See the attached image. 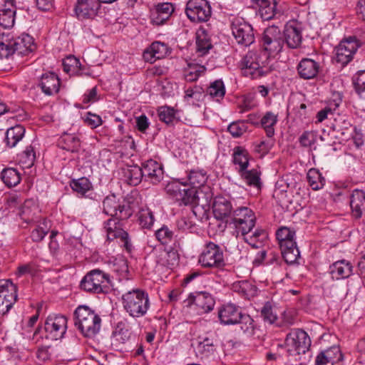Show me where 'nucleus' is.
<instances>
[{"mask_svg": "<svg viewBox=\"0 0 365 365\" xmlns=\"http://www.w3.org/2000/svg\"><path fill=\"white\" fill-rule=\"evenodd\" d=\"M34 48V39L27 34H22L18 36L10 34H3L0 36L1 58H7L14 54L26 56Z\"/></svg>", "mask_w": 365, "mask_h": 365, "instance_id": "nucleus-1", "label": "nucleus"}, {"mask_svg": "<svg viewBox=\"0 0 365 365\" xmlns=\"http://www.w3.org/2000/svg\"><path fill=\"white\" fill-rule=\"evenodd\" d=\"M121 299L124 309L133 318L145 316L150 307L148 294L141 289L128 291Z\"/></svg>", "mask_w": 365, "mask_h": 365, "instance_id": "nucleus-2", "label": "nucleus"}, {"mask_svg": "<svg viewBox=\"0 0 365 365\" xmlns=\"http://www.w3.org/2000/svg\"><path fill=\"white\" fill-rule=\"evenodd\" d=\"M75 326L86 337L95 336L100 331L101 319L86 305H79L74 312Z\"/></svg>", "mask_w": 365, "mask_h": 365, "instance_id": "nucleus-3", "label": "nucleus"}, {"mask_svg": "<svg viewBox=\"0 0 365 365\" xmlns=\"http://www.w3.org/2000/svg\"><path fill=\"white\" fill-rule=\"evenodd\" d=\"M218 318L222 324H240L244 332H251L254 329V320L247 314L242 313L240 307L232 303L222 305L218 310Z\"/></svg>", "mask_w": 365, "mask_h": 365, "instance_id": "nucleus-4", "label": "nucleus"}, {"mask_svg": "<svg viewBox=\"0 0 365 365\" xmlns=\"http://www.w3.org/2000/svg\"><path fill=\"white\" fill-rule=\"evenodd\" d=\"M168 197L179 205H192L200 204L202 190L190 188L187 185L178 181L170 182L165 187Z\"/></svg>", "mask_w": 365, "mask_h": 365, "instance_id": "nucleus-5", "label": "nucleus"}, {"mask_svg": "<svg viewBox=\"0 0 365 365\" xmlns=\"http://www.w3.org/2000/svg\"><path fill=\"white\" fill-rule=\"evenodd\" d=\"M268 58L261 52L250 51L242 58L240 67L242 74L252 79L260 78L265 75L264 68L267 64Z\"/></svg>", "mask_w": 365, "mask_h": 365, "instance_id": "nucleus-6", "label": "nucleus"}, {"mask_svg": "<svg viewBox=\"0 0 365 365\" xmlns=\"http://www.w3.org/2000/svg\"><path fill=\"white\" fill-rule=\"evenodd\" d=\"M284 39L279 27L269 26L264 31L261 38V53L264 58H269L278 54L282 49Z\"/></svg>", "mask_w": 365, "mask_h": 365, "instance_id": "nucleus-7", "label": "nucleus"}, {"mask_svg": "<svg viewBox=\"0 0 365 365\" xmlns=\"http://www.w3.org/2000/svg\"><path fill=\"white\" fill-rule=\"evenodd\" d=\"M198 262L205 268L222 269L226 264L222 249L212 242L205 244Z\"/></svg>", "mask_w": 365, "mask_h": 365, "instance_id": "nucleus-8", "label": "nucleus"}, {"mask_svg": "<svg viewBox=\"0 0 365 365\" xmlns=\"http://www.w3.org/2000/svg\"><path fill=\"white\" fill-rule=\"evenodd\" d=\"M103 212L119 220H127L133 215L130 202L121 200L114 194L106 196L103 200Z\"/></svg>", "mask_w": 365, "mask_h": 365, "instance_id": "nucleus-9", "label": "nucleus"}, {"mask_svg": "<svg viewBox=\"0 0 365 365\" xmlns=\"http://www.w3.org/2000/svg\"><path fill=\"white\" fill-rule=\"evenodd\" d=\"M237 235H247L255 227L256 217L253 211L247 207H239L233 211L230 220Z\"/></svg>", "mask_w": 365, "mask_h": 365, "instance_id": "nucleus-10", "label": "nucleus"}, {"mask_svg": "<svg viewBox=\"0 0 365 365\" xmlns=\"http://www.w3.org/2000/svg\"><path fill=\"white\" fill-rule=\"evenodd\" d=\"M361 46L362 41L359 40L355 36L343 39L334 50L336 61L342 66L347 65L352 61L356 51Z\"/></svg>", "mask_w": 365, "mask_h": 365, "instance_id": "nucleus-11", "label": "nucleus"}, {"mask_svg": "<svg viewBox=\"0 0 365 365\" xmlns=\"http://www.w3.org/2000/svg\"><path fill=\"white\" fill-rule=\"evenodd\" d=\"M185 12L192 22L202 23L210 19L212 8L207 0H188Z\"/></svg>", "mask_w": 365, "mask_h": 365, "instance_id": "nucleus-12", "label": "nucleus"}, {"mask_svg": "<svg viewBox=\"0 0 365 365\" xmlns=\"http://www.w3.org/2000/svg\"><path fill=\"white\" fill-rule=\"evenodd\" d=\"M207 179V173L204 169L195 168L187 171V181L185 182L187 185H192V188L202 190L200 198L202 197L201 195H203L206 202L212 198L210 187L205 185Z\"/></svg>", "mask_w": 365, "mask_h": 365, "instance_id": "nucleus-13", "label": "nucleus"}, {"mask_svg": "<svg viewBox=\"0 0 365 365\" xmlns=\"http://www.w3.org/2000/svg\"><path fill=\"white\" fill-rule=\"evenodd\" d=\"M108 275L100 269H93L89 272L83 278L80 287L82 289L93 293L103 292L102 284L108 281Z\"/></svg>", "mask_w": 365, "mask_h": 365, "instance_id": "nucleus-14", "label": "nucleus"}, {"mask_svg": "<svg viewBox=\"0 0 365 365\" xmlns=\"http://www.w3.org/2000/svg\"><path fill=\"white\" fill-rule=\"evenodd\" d=\"M16 286L10 280L0 284V314H6L17 299Z\"/></svg>", "mask_w": 365, "mask_h": 365, "instance_id": "nucleus-15", "label": "nucleus"}, {"mask_svg": "<svg viewBox=\"0 0 365 365\" xmlns=\"http://www.w3.org/2000/svg\"><path fill=\"white\" fill-rule=\"evenodd\" d=\"M232 32L239 44L248 46L255 41L252 26L242 19H236L232 22Z\"/></svg>", "mask_w": 365, "mask_h": 365, "instance_id": "nucleus-16", "label": "nucleus"}, {"mask_svg": "<svg viewBox=\"0 0 365 365\" xmlns=\"http://www.w3.org/2000/svg\"><path fill=\"white\" fill-rule=\"evenodd\" d=\"M187 302L189 306H196L199 314L210 312L213 309L215 304L213 297L207 292L191 293Z\"/></svg>", "mask_w": 365, "mask_h": 365, "instance_id": "nucleus-17", "label": "nucleus"}, {"mask_svg": "<svg viewBox=\"0 0 365 365\" xmlns=\"http://www.w3.org/2000/svg\"><path fill=\"white\" fill-rule=\"evenodd\" d=\"M67 319L63 315L47 317V339L58 340L66 333Z\"/></svg>", "mask_w": 365, "mask_h": 365, "instance_id": "nucleus-18", "label": "nucleus"}, {"mask_svg": "<svg viewBox=\"0 0 365 365\" xmlns=\"http://www.w3.org/2000/svg\"><path fill=\"white\" fill-rule=\"evenodd\" d=\"M286 342L292 344L298 354H305L311 346V339L306 331L302 329H295L289 333Z\"/></svg>", "mask_w": 365, "mask_h": 365, "instance_id": "nucleus-19", "label": "nucleus"}, {"mask_svg": "<svg viewBox=\"0 0 365 365\" xmlns=\"http://www.w3.org/2000/svg\"><path fill=\"white\" fill-rule=\"evenodd\" d=\"M100 7L99 0H78L74 10L77 18L84 20L96 16Z\"/></svg>", "mask_w": 365, "mask_h": 365, "instance_id": "nucleus-20", "label": "nucleus"}, {"mask_svg": "<svg viewBox=\"0 0 365 365\" xmlns=\"http://www.w3.org/2000/svg\"><path fill=\"white\" fill-rule=\"evenodd\" d=\"M141 168L145 180L153 185L158 184L163 179V167L155 160H147L143 163Z\"/></svg>", "mask_w": 365, "mask_h": 365, "instance_id": "nucleus-21", "label": "nucleus"}, {"mask_svg": "<svg viewBox=\"0 0 365 365\" xmlns=\"http://www.w3.org/2000/svg\"><path fill=\"white\" fill-rule=\"evenodd\" d=\"M282 37L284 43L285 42L290 48H297L302 43V31L296 22L289 23L285 26Z\"/></svg>", "mask_w": 365, "mask_h": 365, "instance_id": "nucleus-22", "label": "nucleus"}, {"mask_svg": "<svg viewBox=\"0 0 365 365\" xmlns=\"http://www.w3.org/2000/svg\"><path fill=\"white\" fill-rule=\"evenodd\" d=\"M212 210L215 217L218 220H231L233 211L235 210L231 201L224 197H215Z\"/></svg>", "mask_w": 365, "mask_h": 365, "instance_id": "nucleus-23", "label": "nucleus"}, {"mask_svg": "<svg viewBox=\"0 0 365 365\" xmlns=\"http://www.w3.org/2000/svg\"><path fill=\"white\" fill-rule=\"evenodd\" d=\"M16 12V0H5L4 7L0 10V26L4 29L13 27Z\"/></svg>", "mask_w": 365, "mask_h": 365, "instance_id": "nucleus-24", "label": "nucleus"}, {"mask_svg": "<svg viewBox=\"0 0 365 365\" xmlns=\"http://www.w3.org/2000/svg\"><path fill=\"white\" fill-rule=\"evenodd\" d=\"M319 68L320 66L318 62L308 58L302 59L297 66V71L300 78L307 80L315 78Z\"/></svg>", "mask_w": 365, "mask_h": 365, "instance_id": "nucleus-25", "label": "nucleus"}, {"mask_svg": "<svg viewBox=\"0 0 365 365\" xmlns=\"http://www.w3.org/2000/svg\"><path fill=\"white\" fill-rule=\"evenodd\" d=\"M217 339L214 334H208L205 336H199L196 351L201 357H207L215 351Z\"/></svg>", "mask_w": 365, "mask_h": 365, "instance_id": "nucleus-26", "label": "nucleus"}, {"mask_svg": "<svg viewBox=\"0 0 365 365\" xmlns=\"http://www.w3.org/2000/svg\"><path fill=\"white\" fill-rule=\"evenodd\" d=\"M351 214L356 219H359L365 214V192L354 190L350 197Z\"/></svg>", "mask_w": 365, "mask_h": 365, "instance_id": "nucleus-27", "label": "nucleus"}, {"mask_svg": "<svg viewBox=\"0 0 365 365\" xmlns=\"http://www.w3.org/2000/svg\"><path fill=\"white\" fill-rule=\"evenodd\" d=\"M329 272L332 279H346L352 274L353 266L349 261L339 260L330 265Z\"/></svg>", "mask_w": 365, "mask_h": 365, "instance_id": "nucleus-28", "label": "nucleus"}, {"mask_svg": "<svg viewBox=\"0 0 365 365\" xmlns=\"http://www.w3.org/2000/svg\"><path fill=\"white\" fill-rule=\"evenodd\" d=\"M174 11L171 3H163L156 6L155 12L152 14V21L154 24L160 26L165 24Z\"/></svg>", "mask_w": 365, "mask_h": 365, "instance_id": "nucleus-29", "label": "nucleus"}, {"mask_svg": "<svg viewBox=\"0 0 365 365\" xmlns=\"http://www.w3.org/2000/svg\"><path fill=\"white\" fill-rule=\"evenodd\" d=\"M178 260V251L173 247L160 250L156 258V262L158 264L168 268H172L177 264Z\"/></svg>", "mask_w": 365, "mask_h": 365, "instance_id": "nucleus-30", "label": "nucleus"}, {"mask_svg": "<svg viewBox=\"0 0 365 365\" xmlns=\"http://www.w3.org/2000/svg\"><path fill=\"white\" fill-rule=\"evenodd\" d=\"M167 51V46L160 42H153L150 47L143 53L145 61L150 63L155 62L157 59L163 58Z\"/></svg>", "mask_w": 365, "mask_h": 365, "instance_id": "nucleus-31", "label": "nucleus"}, {"mask_svg": "<svg viewBox=\"0 0 365 365\" xmlns=\"http://www.w3.org/2000/svg\"><path fill=\"white\" fill-rule=\"evenodd\" d=\"M197 51L201 56L206 54L212 48L210 38L204 28H200L196 33Z\"/></svg>", "mask_w": 365, "mask_h": 365, "instance_id": "nucleus-32", "label": "nucleus"}, {"mask_svg": "<svg viewBox=\"0 0 365 365\" xmlns=\"http://www.w3.org/2000/svg\"><path fill=\"white\" fill-rule=\"evenodd\" d=\"M276 237L279 242V247H285L287 248V246H293L297 243L294 239L295 231L287 227L279 228L277 231Z\"/></svg>", "mask_w": 365, "mask_h": 365, "instance_id": "nucleus-33", "label": "nucleus"}, {"mask_svg": "<svg viewBox=\"0 0 365 365\" xmlns=\"http://www.w3.org/2000/svg\"><path fill=\"white\" fill-rule=\"evenodd\" d=\"M25 129L21 125L9 128L6 133L5 142L8 147H14L24 137Z\"/></svg>", "mask_w": 365, "mask_h": 365, "instance_id": "nucleus-34", "label": "nucleus"}, {"mask_svg": "<svg viewBox=\"0 0 365 365\" xmlns=\"http://www.w3.org/2000/svg\"><path fill=\"white\" fill-rule=\"evenodd\" d=\"M232 289L233 292L238 293L245 299H250L255 296L256 292L255 287L247 280L239 281L233 283Z\"/></svg>", "mask_w": 365, "mask_h": 365, "instance_id": "nucleus-35", "label": "nucleus"}, {"mask_svg": "<svg viewBox=\"0 0 365 365\" xmlns=\"http://www.w3.org/2000/svg\"><path fill=\"white\" fill-rule=\"evenodd\" d=\"M343 354L337 346H334L328 349L321 351L316 359L342 364Z\"/></svg>", "mask_w": 365, "mask_h": 365, "instance_id": "nucleus-36", "label": "nucleus"}, {"mask_svg": "<svg viewBox=\"0 0 365 365\" xmlns=\"http://www.w3.org/2000/svg\"><path fill=\"white\" fill-rule=\"evenodd\" d=\"M239 174L248 185L256 187L257 189H261V173L257 169L247 170V168L244 170V171L239 173Z\"/></svg>", "mask_w": 365, "mask_h": 365, "instance_id": "nucleus-37", "label": "nucleus"}, {"mask_svg": "<svg viewBox=\"0 0 365 365\" xmlns=\"http://www.w3.org/2000/svg\"><path fill=\"white\" fill-rule=\"evenodd\" d=\"M122 220L115 217H110V219L104 222L103 228L107 233V239L108 240L116 239L120 235L119 231H125L120 227V222Z\"/></svg>", "mask_w": 365, "mask_h": 365, "instance_id": "nucleus-38", "label": "nucleus"}, {"mask_svg": "<svg viewBox=\"0 0 365 365\" xmlns=\"http://www.w3.org/2000/svg\"><path fill=\"white\" fill-rule=\"evenodd\" d=\"M267 239V233L262 229H257L250 236H244L245 241L252 247L261 248Z\"/></svg>", "mask_w": 365, "mask_h": 365, "instance_id": "nucleus-39", "label": "nucleus"}, {"mask_svg": "<svg viewBox=\"0 0 365 365\" xmlns=\"http://www.w3.org/2000/svg\"><path fill=\"white\" fill-rule=\"evenodd\" d=\"M233 163L239 165L238 173L244 171L249 165L248 152L241 147H236L233 153Z\"/></svg>", "mask_w": 365, "mask_h": 365, "instance_id": "nucleus-40", "label": "nucleus"}, {"mask_svg": "<svg viewBox=\"0 0 365 365\" xmlns=\"http://www.w3.org/2000/svg\"><path fill=\"white\" fill-rule=\"evenodd\" d=\"M257 6L259 14L263 20L268 21L274 16L277 6L275 0H264L263 3H259Z\"/></svg>", "mask_w": 365, "mask_h": 365, "instance_id": "nucleus-41", "label": "nucleus"}, {"mask_svg": "<svg viewBox=\"0 0 365 365\" xmlns=\"http://www.w3.org/2000/svg\"><path fill=\"white\" fill-rule=\"evenodd\" d=\"M307 180L309 185L314 190L322 189L325 184V178L321 173L315 168L310 169L307 173Z\"/></svg>", "mask_w": 365, "mask_h": 365, "instance_id": "nucleus-42", "label": "nucleus"}, {"mask_svg": "<svg viewBox=\"0 0 365 365\" xmlns=\"http://www.w3.org/2000/svg\"><path fill=\"white\" fill-rule=\"evenodd\" d=\"M277 122V115L269 111L261 119V125L266 132L268 138H272L274 134V126Z\"/></svg>", "mask_w": 365, "mask_h": 365, "instance_id": "nucleus-43", "label": "nucleus"}, {"mask_svg": "<svg viewBox=\"0 0 365 365\" xmlns=\"http://www.w3.org/2000/svg\"><path fill=\"white\" fill-rule=\"evenodd\" d=\"M125 177L128 184L134 186L138 185L143 178L141 167L138 165L130 166L125 171Z\"/></svg>", "mask_w": 365, "mask_h": 365, "instance_id": "nucleus-44", "label": "nucleus"}, {"mask_svg": "<svg viewBox=\"0 0 365 365\" xmlns=\"http://www.w3.org/2000/svg\"><path fill=\"white\" fill-rule=\"evenodd\" d=\"M35 153L32 146H28L17 156V160L23 168H30L35 160Z\"/></svg>", "mask_w": 365, "mask_h": 365, "instance_id": "nucleus-45", "label": "nucleus"}, {"mask_svg": "<svg viewBox=\"0 0 365 365\" xmlns=\"http://www.w3.org/2000/svg\"><path fill=\"white\" fill-rule=\"evenodd\" d=\"M70 186L74 192L81 196L85 195L92 188L91 182L85 177L72 180L70 182Z\"/></svg>", "mask_w": 365, "mask_h": 365, "instance_id": "nucleus-46", "label": "nucleus"}, {"mask_svg": "<svg viewBox=\"0 0 365 365\" xmlns=\"http://www.w3.org/2000/svg\"><path fill=\"white\" fill-rule=\"evenodd\" d=\"M207 94L210 95L212 98H215L217 101L223 98L225 95V86L221 79L215 80L212 82L210 86L207 88Z\"/></svg>", "mask_w": 365, "mask_h": 365, "instance_id": "nucleus-47", "label": "nucleus"}, {"mask_svg": "<svg viewBox=\"0 0 365 365\" xmlns=\"http://www.w3.org/2000/svg\"><path fill=\"white\" fill-rule=\"evenodd\" d=\"M1 179L8 187L17 185L21 180L20 174L14 168H6L1 172Z\"/></svg>", "mask_w": 365, "mask_h": 365, "instance_id": "nucleus-48", "label": "nucleus"}, {"mask_svg": "<svg viewBox=\"0 0 365 365\" xmlns=\"http://www.w3.org/2000/svg\"><path fill=\"white\" fill-rule=\"evenodd\" d=\"M62 65L63 71L71 75H78L81 66L79 59L74 56H69L63 59Z\"/></svg>", "mask_w": 365, "mask_h": 365, "instance_id": "nucleus-49", "label": "nucleus"}, {"mask_svg": "<svg viewBox=\"0 0 365 365\" xmlns=\"http://www.w3.org/2000/svg\"><path fill=\"white\" fill-rule=\"evenodd\" d=\"M280 250L282 257L289 264H292L297 262L300 256L297 243H295L293 246H287V248L285 247H280Z\"/></svg>", "mask_w": 365, "mask_h": 365, "instance_id": "nucleus-50", "label": "nucleus"}, {"mask_svg": "<svg viewBox=\"0 0 365 365\" xmlns=\"http://www.w3.org/2000/svg\"><path fill=\"white\" fill-rule=\"evenodd\" d=\"M176 110L170 106H164L158 109L159 119L167 125L173 124L176 119Z\"/></svg>", "mask_w": 365, "mask_h": 365, "instance_id": "nucleus-51", "label": "nucleus"}, {"mask_svg": "<svg viewBox=\"0 0 365 365\" xmlns=\"http://www.w3.org/2000/svg\"><path fill=\"white\" fill-rule=\"evenodd\" d=\"M155 237L162 245H168L171 242L174 238V232L168 226L163 225L161 228L155 231Z\"/></svg>", "mask_w": 365, "mask_h": 365, "instance_id": "nucleus-52", "label": "nucleus"}, {"mask_svg": "<svg viewBox=\"0 0 365 365\" xmlns=\"http://www.w3.org/2000/svg\"><path fill=\"white\" fill-rule=\"evenodd\" d=\"M62 141L64 143L63 148L72 153L77 152L81 146L79 138L71 134L64 135Z\"/></svg>", "mask_w": 365, "mask_h": 365, "instance_id": "nucleus-53", "label": "nucleus"}, {"mask_svg": "<svg viewBox=\"0 0 365 365\" xmlns=\"http://www.w3.org/2000/svg\"><path fill=\"white\" fill-rule=\"evenodd\" d=\"M261 317L265 322L274 324L277 319V313L269 302H267L261 309Z\"/></svg>", "mask_w": 365, "mask_h": 365, "instance_id": "nucleus-54", "label": "nucleus"}, {"mask_svg": "<svg viewBox=\"0 0 365 365\" xmlns=\"http://www.w3.org/2000/svg\"><path fill=\"white\" fill-rule=\"evenodd\" d=\"M47 96L57 93L59 91L61 80L53 72L47 73Z\"/></svg>", "mask_w": 365, "mask_h": 365, "instance_id": "nucleus-55", "label": "nucleus"}, {"mask_svg": "<svg viewBox=\"0 0 365 365\" xmlns=\"http://www.w3.org/2000/svg\"><path fill=\"white\" fill-rule=\"evenodd\" d=\"M154 215L149 209H142L138 212V221L143 228H150L154 223Z\"/></svg>", "mask_w": 365, "mask_h": 365, "instance_id": "nucleus-56", "label": "nucleus"}, {"mask_svg": "<svg viewBox=\"0 0 365 365\" xmlns=\"http://www.w3.org/2000/svg\"><path fill=\"white\" fill-rule=\"evenodd\" d=\"M205 70V68L202 66H195L191 67L190 71L185 74V78L187 82H192L199 78L202 73Z\"/></svg>", "mask_w": 365, "mask_h": 365, "instance_id": "nucleus-57", "label": "nucleus"}, {"mask_svg": "<svg viewBox=\"0 0 365 365\" xmlns=\"http://www.w3.org/2000/svg\"><path fill=\"white\" fill-rule=\"evenodd\" d=\"M58 235V232L56 230H52L51 235L49 236L50 242H49V249L51 255L53 257H57L59 253V244L58 240H56V236Z\"/></svg>", "mask_w": 365, "mask_h": 365, "instance_id": "nucleus-58", "label": "nucleus"}, {"mask_svg": "<svg viewBox=\"0 0 365 365\" xmlns=\"http://www.w3.org/2000/svg\"><path fill=\"white\" fill-rule=\"evenodd\" d=\"M227 130L234 138H238L246 131V126L243 123L233 122L228 126Z\"/></svg>", "mask_w": 365, "mask_h": 365, "instance_id": "nucleus-59", "label": "nucleus"}, {"mask_svg": "<svg viewBox=\"0 0 365 365\" xmlns=\"http://www.w3.org/2000/svg\"><path fill=\"white\" fill-rule=\"evenodd\" d=\"M299 143L303 147H310L316 142V135L312 131L304 132L299 138Z\"/></svg>", "mask_w": 365, "mask_h": 365, "instance_id": "nucleus-60", "label": "nucleus"}, {"mask_svg": "<svg viewBox=\"0 0 365 365\" xmlns=\"http://www.w3.org/2000/svg\"><path fill=\"white\" fill-rule=\"evenodd\" d=\"M29 94L33 96L35 100L43 99V96L46 94V85L41 81L31 88Z\"/></svg>", "mask_w": 365, "mask_h": 365, "instance_id": "nucleus-61", "label": "nucleus"}, {"mask_svg": "<svg viewBox=\"0 0 365 365\" xmlns=\"http://www.w3.org/2000/svg\"><path fill=\"white\" fill-rule=\"evenodd\" d=\"M351 136L354 143L357 148H359L364 145L365 136L361 128L354 126Z\"/></svg>", "mask_w": 365, "mask_h": 365, "instance_id": "nucleus-62", "label": "nucleus"}, {"mask_svg": "<svg viewBox=\"0 0 365 365\" xmlns=\"http://www.w3.org/2000/svg\"><path fill=\"white\" fill-rule=\"evenodd\" d=\"M120 235L117 237V238L120 239L122 246L126 250L128 253H131L133 250V246L130 242L129 238V235L125 231H119Z\"/></svg>", "mask_w": 365, "mask_h": 365, "instance_id": "nucleus-63", "label": "nucleus"}, {"mask_svg": "<svg viewBox=\"0 0 365 365\" xmlns=\"http://www.w3.org/2000/svg\"><path fill=\"white\" fill-rule=\"evenodd\" d=\"M354 90L360 98H365V82L361 78H352Z\"/></svg>", "mask_w": 365, "mask_h": 365, "instance_id": "nucleus-64", "label": "nucleus"}]
</instances>
